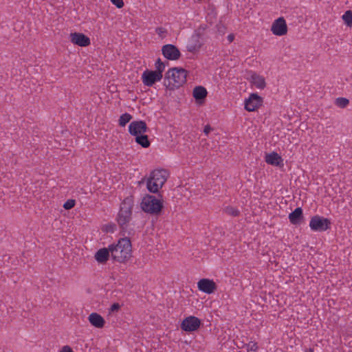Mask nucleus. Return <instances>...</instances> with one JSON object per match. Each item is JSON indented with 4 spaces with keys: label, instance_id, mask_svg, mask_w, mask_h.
Instances as JSON below:
<instances>
[{
    "label": "nucleus",
    "instance_id": "nucleus-14",
    "mask_svg": "<svg viewBox=\"0 0 352 352\" xmlns=\"http://www.w3.org/2000/svg\"><path fill=\"white\" fill-rule=\"evenodd\" d=\"M70 41L80 47H87L90 45V39L82 33L73 32L69 34Z\"/></svg>",
    "mask_w": 352,
    "mask_h": 352
},
{
    "label": "nucleus",
    "instance_id": "nucleus-21",
    "mask_svg": "<svg viewBox=\"0 0 352 352\" xmlns=\"http://www.w3.org/2000/svg\"><path fill=\"white\" fill-rule=\"evenodd\" d=\"M252 82L258 89H263L265 87V82L263 77L253 73L251 76Z\"/></svg>",
    "mask_w": 352,
    "mask_h": 352
},
{
    "label": "nucleus",
    "instance_id": "nucleus-39",
    "mask_svg": "<svg viewBox=\"0 0 352 352\" xmlns=\"http://www.w3.org/2000/svg\"><path fill=\"white\" fill-rule=\"evenodd\" d=\"M305 352H314V350L312 349L309 348V349H307L305 351Z\"/></svg>",
    "mask_w": 352,
    "mask_h": 352
},
{
    "label": "nucleus",
    "instance_id": "nucleus-36",
    "mask_svg": "<svg viewBox=\"0 0 352 352\" xmlns=\"http://www.w3.org/2000/svg\"><path fill=\"white\" fill-rule=\"evenodd\" d=\"M212 131V128L209 125H206L204 127V132L206 135H208Z\"/></svg>",
    "mask_w": 352,
    "mask_h": 352
},
{
    "label": "nucleus",
    "instance_id": "nucleus-38",
    "mask_svg": "<svg viewBox=\"0 0 352 352\" xmlns=\"http://www.w3.org/2000/svg\"><path fill=\"white\" fill-rule=\"evenodd\" d=\"M234 39V35L233 34H230L228 36V40L229 43H232Z\"/></svg>",
    "mask_w": 352,
    "mask_h": 352
},
{
    "label": "nucleus",
    "instance_id": "nucleus-15",
    "mask_svg": "<svg viewBox=\"0 0 352 352\" xmlns=\"http://www.w3.org/2000/svg\"><path fill=\"white\" fill-rule=\"evenodd\" d=\"M265 162L270 165L280 166L283 165V160L280 155L276 152H272L265 155Z\"/></svg>",
    "mask_w": 352,
    "mask_h": 352
},
{
    "label": "nucleus",
    "instance_id": "nucleus-29",
    "mask_svg": "<svg viewBox=\"0 0 352 352\" xmlns=\"http://www.w3.org/2000/svg\"><path fill=\"white\" fill-rule=\"evenodd\" d=\"M247 349L248 351H251L255 352L258 349L257 343L254 342H250L247 344Z\"/></svg>",
    "mask_w": 352,
    "mask_h": 352
},
{
    "label": "nucleus",
    "instance_id": "nucleus-9",
    "mask_svg": "<svg viewBox=\"0 0 352 352\" xmlns=\"http://www.w3.org/2000/svg\"><path fill=\"white\" fill-rule=\"evenodd\" d=\"M208 28V23H203L200 25L197 30H196V35L192 36V42L195 41L196 43H192L188 45V50L189 52H196L200 49L201 44L197 41V39L204 34V32Z\"/></svg>",
    "mask_w": 352,
    "mask_h": 352
},
{
    "label": "nucleus",
    "instance_id": "nucleus-31",
    "mask_svg": "<svg viewBox=\"0 0 352 352\" xmlns=\"http://www.w3.org/2000/svg\"><path fill=\"white\" fill-rule=\"evenodd\" d=\"M120 309V305L119 303L118 302H115L113 303L110 309H109V314H111V312H114V311H118L119 309Z\"/></svg>",
    "mask_w": 352,
    "mask_h": 352
},
{
    "label": "nucleus",
    "instance_id": "nucleus-12",
    "mask_svg": "<svg viewBox=\"0 0 352 352\" xmlns=\"http://www.w3.org/2000/svg\"><path fill=\"white\" fill-rule=\"evenodd\" d=\"M197 287L199 290L206 294H210L216 291L217 285L212 280L202 278L197 283Z\"/></svg>",
    "mask_w": 352,
    "mask_h": 352
},
{
    "label": "nucleus",
    "instance_id": "nucleus-34",
    "mask_svg": "<svg viewBox=\"0 0 352 352\" xmlns=\"http://www.w3.org/2000/svg\"><path fill=\"white\" fill-rule=\"evenodd\" d=\"M219 32L221 33L222 34H224V30L226 29L225 26L223 23H220L219 25H217Z\"/></svg>",
    "mask_w": 352,
    "mask_h": 352
},
{
    "label": "nucleus",
    "instance_id": "nucleus-40",
    "mask_svg": "<svg viewBox=\"0 0 352 352\" xmlns=\"http://www.w3.org/2000/svg\"><path fill=\"white\" fill-rule=\"evenodd\" d=\"M346 25H347V26L352 27V23H346Z\"/></svg>",
    "mask_w": 352,
    "mask_h": 352
},
{
    "label": "nucleus",
    "instance_id": "nucleus-37",
    "mask_svg": "<svg viewBox=\"0 0 352 352\" xmlns=\"http://www.w3.org/2000/svg\"><path fill=\"white\" fill-rule=\"evenodd\" d=\"M274 22H286L285 18L283 16H280L276 19Z\"/></svg>",
    "mask_w": 352,
    "mask_h": 352
},
{
    "label": "nucleus",
    "instance_id": "nucleus-32",
    "mask_svg": "<svg viewBox=\"0 0 352 352\" xmlns=\"http://www.w3.org/2000/svg\"><path fill=\"white\" fill-rule=\"evenodd\" d=\"M111 1L118 8H121L124 6L123 0H111Z\"/></svg>",
    "mask_w": 352,
    "mask_h": 352
},
{
    "label": "nucleus",
    "instance_id": "nucleus-24",
    "mask_svg": "<svg viewBox=\"0 0 352 352\" xmlns=\"http://www.w3.org/2000/svg\"><path fill=\"white\" fill-rule=\"evenodd\" d=\"M131 119L132 116L129 113H125L120 117L119 125L124 126Z\"/></svg>",
    "mask_w": 352,
    "mask_h": 352
},
{
    "label": "nucleus",
    "instance_id": "nucleus-33",
    "mask_svg": "<svg viewBox=\"0 0 352 352\" xmlns=\"http://www.w3.org/2000/svg\"><path fill=\"white\" fill-rule=\"evenodd\" d=\"M215 13H214L213 10H211L210 13H208V16H207V21H212L215 16Z\"/></svg>",
    "mask_w": 352,
    "mask_h": 352
},
{
    "label": "nucleus",
    "instance_id": "nucleus-16",
    "mask_svg": "<svg viewBox=\"0 0 352 352\" xmlns=\"http://www.w3.org/2000/svg\"><path fill=\"white\" fill-rule=\"evenodd\" d=\"M289 219L294 225H299L303 219L302 209L300 207L296 208L289 214Z\"/></svg>",
    "mask_w": 352,
    "mask_h": 352
},
{
    "label": "nucleus",
    "instance_id": "nucleus-19",
    "mask_svg": "<svg viewBox=\"0 0 352 352\" xmlns=\"http://www.w3.org/2000/svg\"><path fill=\"white\" fill-rule=\"evenodd\" d=\"M271 31L276 36L285 35L287 32V23H272Z\"/></svg>",
    "mask_w": 352,
    "mask_h": 352
},
{
    "label": "nucleus",
    "instance_id": "nucleus-17",
    "mask_svg": "<svg viewBox=\"0 0 352 352\" xmlns=\"http://www.w3.org/2000/svg\"><path fill=\"white\" fill-rule=\"evenodd\" d=\"M110 254L109 246L108 248H101L96 252L95 258L98 263H104L108 261Z\"/></svg>",
    "mask_w": 352,
    "mask_h": 352
},
{
    "label": "nucleus",
    "instance_id": "nucleus-1",
    "mask_svg": "<svg viewBox=\"0 0 352 352\" xmlns=\"http://www.w3.org/2000/svg\"><path fill=\"white\" fill-rule=\"evenodd\" d=\"M131 243L129 238H121L117 243L109 245L112 258L119 263H124L131 256Z\"/></svg>",
    "mask_w": 352,
    "mask_h": 352
},
{
    "label": "nucleus",
    "instance_id": "nucleus-2",
    "mask_svg": "<svg viewBox=\"0 0 352 352\" xmlns=\"http://www.w3.org/2000/svg\"><path fill=\"white\" fill-rule=\"evenodd\" d=\"M186 76L187 73L184 69L171 68L165 74L164 85L170 90L179 88L186 82Z\"/></svg>",
    "mask_w": 352,
    "mask_h": 352
},
{
    "label": "nucleus",
    "instance_id": "nucleus-11",
    "mask_svg": "<svg viewBox=\"0 0 352 352\" xmlns=\"http://www.w3.org/2000/svg\"><path fill=\"white\" fill-rule=\"evenodd\" d=\"M147 131V125L143 120L133 121L129 126V133L135 137L145 133Z\"/></svg>",
    "mask_w": 352,
    "mask_h": 352
},
{
    "label": "nucleus",
    "instance_id": "nucleus-20",
    "mask_svg": "<svg viewBox=\"0 0 352 352\" xmlns=\"http://www.w3.org/2000/svg\"><path fill=\"white\" fill-rule=\"evenodd\" d=\"M207 90L202 86H197L194 88L192 95L196 101L200 102L207 96Z\"/></svg>",
    "mask_w": 352,
    "mask_h": 352
},
{
    "label": "nucleus",
    "instance_id": "nucleus-10",
    "mask_svg": "<svg viewBox=\"0 0 352 352\" xmlns=\"http://www.w3.org/2000/svg\"><path fill=\"white\" fill-rule=\"evenodd\" d=\"M162 54L168 60H176L181 56L179 49L174 45L167 44L162 48Z\"/></svg>",
    "mask_w": 352,
    "mask_h": 352
},
{
    "label": "nucleus",
    "instance_id": "nucleus-4",
    "mask_svg": "<svg viewBox=\"0 0 352 352\" xmlns=\"http://www.w3.org/2000/svg\"><path fill=\"white\" fill-rule=\"evenodd\" d=\"M168 177V173L165 169H156L151 172L146 182L147 189L149 192L156 193L159 191Z\"/></svg>",
    "mask_w": 352,
    "mask_h": 352
},
{
    "label": "nucleus",
    "instance_id": "nucleus-35",
    "mask_svg": "<svg viewBox=\"0 0 352 352\" xmlns=\"http://www.w3.org/2000/svg\"><path fill=\"white\" fill-rule=\"evenodd\" d=\"M59 352H74L72 348L69 346H64Z\"/></svg>",
    "mask_w": 352,
    "mask_h": 352
},
{
    "label": "nucleus",
    "instance_id": "nucleus-3",
    "mask_svg": "<svg viewBox=\"0 0 352 352\" xmlns=\"http://www.w3.org/2000/svg\"><path fill=\"white\" fill-rule=\"evenodd\" d=\"M133 199L132 197H126L120 204V211L118 214L117 221L122 230L127 231L128 223L131 219Z\"/></svg>",
    "mask_w": 352,
    "mask_h": 352
},
{
    "label": "nucleus",
    "instance_id": "nucleus-23",
    "mask_svg": "<svg viewBox=\"0 0 352 352\" xmlns=\"http://www.w3.org/2000/svg\"><path fill=\"white\" fill-rule=\"evenodd\" d=\"M155 68L156 70L154 71L156 72L162 78V73L165 69V65L163 62H162L160 58H158L155 62Z\"/></svg>",
    "mask_w": 352,
    "mask_h": 352
},
{
    "label": "nucleus",
    "instance_id": "nucleus-27",
    "mask_svg": "<svg viewBox=\"0 0 352 352\" xmlns=\"http://www.w3.org/2000/svg\"><path fill=\"white\" fill-rule=\"evenodd\" d=\"M342 19L344 22H352V11L350 10L346 11L342 16Z\"/></svg>",
    "mask_w": 352,
    "mask_h": 352
},
{
    "label": "nucleus",
    "instance_id": "nucleus-30",
    "mask_svg": "<svg viewBox=\"0 0 352 352\" xmlns=\"http://www.w3.org/2000/svg\"><path fill=\"white\" fill-rule=\"evenodd\" d=\"M156 32L160 36H161L162 38L165 37L167 34L166 30L164 28H156Z\"/></svg>",
    "mask_w": 352,
    "mask_h": 352
},
{
    "label": "nucleus",
    "instance_id": "nucleus-8",
    "mask_svg": "<svg viewBox=\"0 0 352 352\" xmlns=\"http://www.w3.org/2000/svg\"><path fill=\"white\" fill-rule=\"evenodd\" d=\"M263 103V98L257 94H251L248 99L245 100V109L248 111L257 110Z\"/></svg>",
    "mask_w": 352,
    "mask_h": 352
},
{
    "label": "nucleus",
    "instance_id": "nucleus-5",
    "mask_svg": "<svg viewBox=\"0 0 352 352\" xmlns=\"http://www.w3.org/2000/svg\"><path fill=\"white\" fill-rule=\"evenodd\" d=\"M141 208L146 213L158 214L163 208V204L155 196L147 195L142 201Z\"/></svg>",
    "mask_w": 352,
    "mask_h": 352
},
{
    "label": "nucleus",
    "instance_id": "nucleus-22",
    "mask_svg": "<svg viewBox=\"0 0 352 352\" xmlns=\"http://www.w3.org/2000/svg\"><path fill=\"white\" fill-rule=\"evenodd\" d=\"M135 142L143 148H148L151 144L148 135L144 133L137 135L135 137Z\"/></svg>",
    "mask_w": 352,
    "mask_h": 352
},
{
    "label": "nucleus",
    "instance_id": "nucleus-13",
    "mask_svg": "<svg viewBox=\"0 0 352 352\" xmlns=\"http://www.w3.org/2000/svg\"><path fill=\"white\" fill-rule=\"evenodd\" d=\"M162 78L160 75L153 70L146 69L142 75L143 83L148 87L153 86L156 82L161 80Z\"/></svg>",
    "mask_w": 352,
    "mask_h": 352
},
{
    "label": "nucleus",
    "instance_id": "nucleus-28",
    "mask_svg": "<svg viewBox=\"0 0 352 352\" xmlns=\"http://www.w3.org/2000/svg\"><path fill=\"white\" fill-rule=\"evenodd\" d=\"M75 200L74 199H68L64 204L63 208L65 210H69L74 207L75 206Z\"/></svg>",
    "mask_w": 352,
    "mask_h": 352
},
{
    "label": "nucleus",
    "instance_id": "nucleus-18",
    "mask_svg": "<svg viewBox=\"0 0 352 352\" xmlns=\"http://www.w3.org/2000/svg\"><path fill=\"white\" fill-rule=\"evenodd\" d=\"M88 320L96 328H102L105 324L104 318L97 313H91L89 316Z\"/></svg>",
    "mask_w": 352,
    "mask_h": 352
},
{
    "label": "nucleus",
    "instance_id": "nucleus-7",
    "mask_svg": "<svg viewBox=\"0 0 352 352\" xmlns=\"http://www.w3.org/2000/svg\"><path fill=\"white\" fill-rule=\"evenodd\" d=\"M201 325V320L193 316L186 317L181 324V329L187 332L197 331Z\"/></svg>",
    "mask_w": 352,
    "mask_h": 352
},
{
    "label": "nucleus",
    "instance_id": "nucleus-6",
    "mask_svg": "<svg viewBox=\"0 0 352 352\" xmlns=\"http://www.w3.org/2000/svg\"><path fill=\"white\" fill-rule=\"evenodd\" d=\"M331 221L329 219L315 215L311 218L309 226L311 229L316 232H323L330 228Z\"/></svg>",
    "mask_w": 352,
    "mask_h": 352
},
{
    "label": "nucleus",
    "instance_id": "nucleus-26",
    "mask_svg": "<svg viewBox=\"0 0 352 352\" xmlns=\"http://www.w3.org/2000/svg\"><path fill=\"white\" fill-rule=\"evenodd\" d=\"M335 103L338 107L344 108L349 104V100L345 98H338Z\"/></svg>",
    "mask_w": 352,
    "mask_h": 352
},
{
    "label": "nucleus",
    "instance_id": "nucleus-25",
    "mask_svg": "<svg viewBox=\"0 0 352 352\" xmlns=\"http://www.w3.org/2000/svg\"><path fill=\"white\" fill-rule=\"evenodd\" d=\"M224 212L228 214V215H230V216H232V217H237L240 214V212L239 210L236 208H234L232 206H228L226 207L225 209H224Z\"/></svg>",
    "mask_w": 352,
    "mask_h": 352
}]
</instances>
